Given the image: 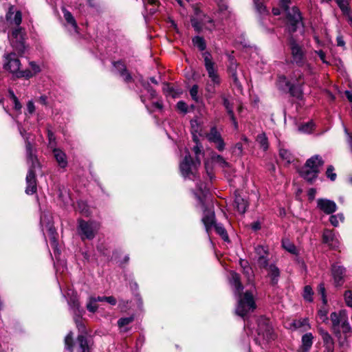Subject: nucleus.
I'll list each match as a JSON object with an SVG mask.
<instances>
[{
	"instance_id": "f257e3e1",
	"label": "nucleus",
	"mask_w": 352,
	"mask_h": 352,
	"mask_svg": "<svg viewBox=\"0 0 352 352\" xmlns=\"http://www.w3.org/2000/svg\"><path fill=\"white\" fill-rule=\"evenodd\" d=\"M193 193L197 199L196 208L202 211L201 221L208 236L210 237L214 228L223 241H228V235L225 228L221 223L215 222L214 208L209 197L208 189L206 185L203 183L197 184Z\"/></svg>"
},
{
	"instance_id": "f03ea898",
	"label": "nucleus",
	"mask_w": 352,
	"mask_h": 352,
	"mask_svg": "<svg viewBox=\"0 0 352 352\" xmlns=\"http://www.w3.org/2000/svg\"><path fill=\"white\" fill-rule=\"evenodd\" d=\"M22 14L20 10L15 11L14 6H10L6 13V19L0 20V32L8 31V38L13 49L20 55L25 53V29L21 26Z\"/></svg>"
},
{
	"instance_id": "7ed1b4c3",
	"label": "nucleus",
	"mask_w": 352,
	"mask_h": 352,
	"mask_svg": "<svg viewBox=\"0 0 352 352\" xmlns=\"http://www.w3.org/2000/svg\"><path fill=\"white\" fill-rule=\"evenodd\" d=\"M229 282L233 287L234 295L237 297L236 314L245 320V317L256 309L254 293L251 290H247L242 294L243 286L241 283V277L234 271L230 272Z\"/></svg>"
},
{
	"instance_id": "20e7f679",
	"label": "nucleus",
	"mask_w": 352,
	"mask_h": 352,
	"mask_svg": "<svg viewBox=\"0 0 352 352\" xmlns=\"http://www.w3.org/2000/svg\"><path fill=\"white\" fill-rule=\"evenodd\" d=\"M17 125L19 131L25 140L27 162L29 164V170L26 176L25 192L28 195H32L36 192L37 189L35 170L36 168H40L41 165L30 140V133H27L19 122H17Z\"/></svg>"
},
{
	"instance_id": "39448f33",
	"label": "nucleus",
	"mask_w": 352,
	"mask_h": 352,
	"mask_svg": "<svg viewBox=\"0 0 352 352\" xmlns=\"http://www.w3.org/2000/svg\"><path fill=\"white\" fill-rule=\"evenodd\" d=\"M330 320L332 331L338 339L340 344L343 346L352 331L346 311L340 310L332 312Z\"/></svg>"
},
{
	"instance_id": "423d86ee",
	"label": "nucleus",
	"mask_w": 352,
	"mask_h": 352,
	"mask_svg": "<svg viewBox=\"0 0 352 352\" xmlns=\"http://www.w3.org/2000/svg\"><path fill=\"white\" fill-rule=\"evenodd\" d=\"M276 84L280 91L289 93L292 96L300 98L302 96V86L304 84V75L300 70L294 71L290 80L284 75H279Z\"/></svg>"
},
{
	"instance_id": "0eeeda50",
	"label": "nucleus",
	"mask_w": 352,
	"mask_h": 352,
	"mask_svg": "<svg viewBox=\"0 0 352 352\" xmlns=\"http://www.w3.org/2000/svg\"><path fill=\"white\" fill-rule=\"evenodd\" d=\"M204 64L208 73L210 81L206 85L205 90L206 91V97L208 99L212 98L215 94V87L221 84V79L218 73V67L216 63L213 60L212 54L209 52L202 53Z\"/></svg>"
},
{
	"instance_id": "6e6552de",
	"label": "nucleus",
	"mask_w": 352,
	"mask_h": 352,
	"mask_svg": "<svg viewBox=\"0 0 352 352\" xmlns=\"http://www.w3.org/2000/svg\"><path fill=\"white\" fill-rule=\"evenodd\" d=\"M40 226L43 234L47 232L49 235L50 245L54 250L56 259L58 261V256L60 255V250L58 248L57 233L54 227L52 216L50 212L43 211L40 217Z\"/></svg>"
},
{
	"instance_id": "1a4fd4ad",
	"label": "nucleus",
	"mask_w": 352,
	"mask_h": 352,
	"mask_svg": "<svg viewBox=\"0 0 352 352\" xmlns=\"http://www.w3.org/2000/svg\"><path fill=\"white\" fill-rule=\"evenodd\" d=\"M256 334L254 335V340L256 344L263 347L275 339L276 336L267 318L263 316L258 318L256 320Z\"/></svg>"
},
{
	"instance_id": "9d476101",
	"label": "nucleus",
	"mask_w": 352,
	"mask_h": 352,
	"mask_svg": "<svg viewBox=\"0 0 352 352\" xmlns=\"http://www.w3.org/2000/svg\"><path fill=\"white\" fill-rule=\"evenodd\" d=\"M324 164L322 157L314 155L309 158L299 171L300 175L307 182L311 184L318 177L320 168Z\"/></svg>"
},
{
	"instance_id": "9b49d317",
	"label": "nucleus",
	"mask_w": 352,
	"mask_h": 352,
	"mask_svg": "<svg viewBox=\"0 0 352 352\" xmlns=\"http://www.w3.org/2000/svg\"><path fill=\"white\" fill-rule=\"evenodd\" d=\"M92 342L85 334H80L73 343V333L69 332L65 338V348L69 352H90Z\"/></svg>"
},
{
	"instance_id": "f8f14e48",
	"label": "nucleus",
	"mask_w": 352,
	"mask_h": 352,
	"mask_svg": "<svg viewBox=\"0 0 352 352\" xmlns=\"http://www.w3.org/2000/svg\"><path fill=\"white\" fill-rule=\"evenodd\" d=\"M100 228V223L96 220L78 219L77 232L82 241L93 240Z\"/></svg>"
},
{
	"instance_id": "ddd939ff",
	"label": "nucleus",
	"mask_w": 352,
	"mask_h": 352,
	"mask_svg": "<svg viewBox=\"0 0 352 352\" xmlns=\"http://www.w3.org/2000/svg\"><path fill=\"white\" fill-rule=\"evenodd\" d=\"M201 160L194 161L189 152L186 151V155L179 163V170L185 179L195 180L197 178V168L200 166Z\"/></svg>"
},
{
	"instance_id": "4468645a",
	"label": "nucleus",
	"mask_w": 352,
	"mask_h": 352,
	"mask_svg": "<svg viewBox=\"0 0 352 352\" xmlns=\"http://www.w3.org/2000/svg\"><path fill=\"white\" fill-rule=\"evenodd\" d=\"M194 14L195 16L191 17L190 22L196 32H200L203 28L209 31L215 29L216 24L214 20L210 16L203 14L199 8H194Z\"/></svg>"
},
{
	"instance_id": "2eb2a0df",
	"label": "nucleus",
	"mask_w": 352,
	"mask_h": 352,
	"mask_svg": "<svg viewBox=\"0 0 352 352\" xmlns=\"http://www.w3.org/2000/svg\"><path fill=\"white\" fill-rule=\"evenodd\" d=\"M67 295H70L69 292L67 293ZM67 304L70 312L73 314L74 320L78 326L79 323L81 322V318L85 314V310L80 306L78 298L76 294H74V292H72L71 296L67 299Z\"/></svg>"
},
{
	"instance_id": "dca6fc26",
	"label": "nucleus",
	"mask_w": 352,
	"mask_h": 352,
	"mask_svg": "<svg viewBox=\"0 0 352 352\" xmlns=\"http://www.w3.org/2000/svg\"><path fill=\"white\" fill-rule=\"evenodd\" d=\"M4 58L3 68L12 73L16 78H22L19 74L23 72V70H20L21 62L16 54H8L4 56Z\"/></svg>"
},
{
	"instance_id": "f3484780",
	"label": "nucleus",
	"mask_w": 352,
	"mask_h": 352,
	"mask_svg": "<svg viewBox=\"0 0 352 352\" xmlns=\"http://www.w3.org/2000/svg\"><path fill=\"white\" fill-rule=\"evenodd\" d=\"M292 62L302 67L306 63L305 53L302 46L299 45L294 38L289 41Z\"/></svg>"
},
{
	"instance_id": "a211bd4d",
	"label": "nucleus",
	"mask_w": 352,
	"mask_h": 352,
	"mask_svg": "<svg viewBox=\"0 0 352 352\" xmlns=\"http://www.w3.org/2000/svg\"><path fill=\"white\" fill-rule=\"evenodd\" d=\"M287 14L289 30L292 32L296 31L299 25L302 24V16L299 9L294 6L288 10H283Z\"/></svg>"
},
{
	"instance_id": "6ab92c4d",
	"label": "nucleus",
	"mask_w": 352,
	"mask_h": 352,
	"mask_svg": "<svg viewBox=\"0 0 352 352\" xmlns=\"http://www.w3.org/2000/svg\"><path fill=\"white\" fill-rule=\"evenodd\" d=\"M340 235L333 230L325 229L322 233L323 242L327 244L329 248L336 249L340 245Z\"/></svg>"
},
{
	"instance_id": "aec40b11",
	"label": "nucleus",
	"mask_w": 352,
	"mask_h": 352,
	"mask_svg": "<svg viewBox=\"0 0 352 352\" xmlns=\"http://www.w3.org/2000/svg\"><path fill=\"white\" fill-rule=\"evenodd\" d=\"M316 203L317 208L326 214H331L338 209L336 202L328 199L319 198L316 200Z\"/></svg>"
},
{
	"instance_id": "412c9836",
	"label": "nucleus",
	"mask_w": 352,
	"mask_h": 352,
	"mask_svg": "<svg viewBox=\"0 0 352 352\" xmlns=\"http://www.w3.org/2000/svg\"><path fill=\"white\" fill-rule=\"evenodd\" d=\"M318 333L323 342L324 352H334L335 341L332 336L322 327L318 329Z\"/></svg>"
},
{
	"instance_id": "4be33fe9",
	"label": "nucleus",
	"mask_w": 352,
	"mask_h": 352,
	"mask_svg": "<svg viewBox=\"0 0 352 352\" xmlns=\"http://www.w3.org/2000/svg\"><path fill=\"white\" fill-rule=\"evenodd\" d=\"M209 142L215 144L217 149L219 151H223L225 148V143L221 138L220 133L217 131L215 126L210 129V132L206 135Z\"/></svg>"
},
{
	"instance_id": "5701e85b",
	"label": "nucleus",
	"mask_w": 352,
	"mask_h": 352,
	"mask_svg": "<svg viewBox=\"0 0 352 352\" xmlns=\"http://www.w3.org/2000/svg\"><path fill=\"white\" fill-rule=\"evenodd\" d=\"M346 270L338 263H335L331 266V274L336 287H340L344 282Z\"/></svg>"
},
{
	"instance_id": "b1692460",
	"label": "nucleus",
	"mask_w": 352,
	"mask_h": 352,
	"mask_svg": "<svg viewBox=\"0 0 352 352\" xmlns=\"http://www.w3.org/2000/svg\"><path fill=\"white\" fill-rule=\"evenodd\" d=\"M52 152L58 167L65 170L68 166V157L65 152L60 148H54Z\"/></svg>"
},
{
	"instance_id": "393cba45",
	"label": "nucleus",
	"mask_w": 352,
	"mask_h": 352,
	"mask_svg": "<svg viewBox=\"0 0 352 352\" xmlns=\"http://www.w3.org/2000/svg\"><path fill=\"white\" fill-rule=\"evenodd\" d=\"M113 72L119 74L125 82H129L132 80L131 74L126 70L125 65L122 61L113 62Z\"/></svg>"
},
{
	"instance_id": "a878e982",
	"label": "nucleus",
	"mask_w": 352,
	"mask_h": 352,
	"mask_svg": "<svg viewBox=\"0 0 352 352\" xmlns=\"http://www.w3.org/2000/svg\"><path fill=\"white\" fill-rule=\"evenodd\" d=\"M57 190L58 198L63 202L65 206L74 205V202L71 198L69 190L65 186L59 184L57 186Z\"/></svg>"
},
{
	"instance_id": "bb28decb",
	"label": "nucleus",
	"mask_w": 352,
	"mask_h": 352,
	"mask_svg": "<svg viewBox=\"0 0 352 352\" xmlns=\"http://www.w3.org/2000/svg\"><path fill=\"white\" fill-rule=\"evenodd\" d=\"M29 65L30 69L23 70L22 72L19 73V76H22V78L25 79H30L41 72V67L36 62L30 61Z\"/></svg>"
},
{
	"instance_id": "cd10ccee",
	"label": "nucleus",
	"mask_w": 352,
	"mask_h": 352,
	"mask_svg": "<svg viewBox=\"0 0 352 352\" xmlns=\"http://www.w3.org/2000/svg\"><path fill=\"white\" fill-rule=\"evenodd\" d=\"M267 272V277L270 279V284L272 285H276L279 280L280 270L278 267L274 264H270L266 270Z\"/></svg>"
},
{
	"instance_id": "c85d7f7f",
	"label": "nucleus",
	"mask_w": 352,
	"mask_h": 352,
	"mask_svg": "<svg viewBox=\"0 0 352 352\" xmlns=\"http://www.w3.org/2000/svg\"><path fill=\"white\" fill-rule=\"evenodd\" d=\"M220 97L223 101V104L226 108L227 113L229 115L230 118L232 120L234 128L236 129L238 128V123L234 117L232 104L230 102L228 97L225 94H222Z\"/></svg>"
},
{
	"instance_id": "c756f323",
	"label": "nucleus",
	"mask_w": 352,
	"mask_h": 352,
	"mask_svg": "<svg viewBox=\"0 0 352 352\" xmlns=\"http://www.w3.org/2000/svg\"><path fill=\"white\" fill-rule=\"evenodd\" d=\"M314 336L311 333H307L302 336V344L298 352H309L313 344Z\"/></svg>"
},
{
	"instance_id": "7c9ffc66",
	"label": "nucleus",
	"mask_w": 352,
	"mask_h": 352,
	"mask_svg": "<svg viewBox=\"0 0 352 352\" xmlns=\"http://www.w3.org/2000/svg\"><path fill=\"white\" fill-rule=\"evenodd\" d=\"M62 11L67 25L71 26L74 32L78 33V25L72 14L65 8H62Z\"/></svg>"
},
{
	"instance_id": "2f4dec72",
	"label": "nucleus",
	"mask_w": 352,
	"mask_h": 352,
	"mask_svg": "<svg viewBox=\"0 0 352 352\" xmlns=\"http://www.w3.org/2000/svg\"><path fill=\"white\" fill-rule=\"evenodd\" d=\"M236 68H237V64L233 59H231L230 61V65L228 67V72L230 75V77L232 78L234 84L236 86L240 87L241 85L239 82V80L237 78V74H236Z\"/></svg>"
},
{
	"instance_id": "473e14b6",
	"label": "nucleus",
	"mask_w": 352,
	"mask_h": 352,
	"mask_svg": "<svg viewBox=\"0 0 352 352\" xmlns=\"http://www.w3.org/2000/svg\"><path fill=\"white\" fill-rule=\"evenodd\" d=\"M144 8L149 14H154L159 7L160 2L158 0H142Z\"/></svg>"
},
{
	"instance_id": "72a5a7b5",
	"label": "nucleus",
	"mask_w": 352,
	"mask_h": 352,
	"mask_svg": "<svg viewBox=\"0 0 352 352\" xmlns=\"http://www.w3.org/2000/svg\"><path fill=\"white\" fill-rule=\"evenodd\" d=\"M234 204L236 210L239 213L243 214L245 212L248 208V202L240 195H236L234 199Z\"/></svg>"
},
{
	"instance_id": "f704fd0d",
	"label": "nucleus",
	"mask_w": 352,
	"mask_h": 352,
	"mask_svg": "<svg viewBox=\"0 0 352 352\" xmlns=\"http://www.w3.org/2000/svg\"><path fill=\"white\" fill-rule=\"evenodd\" d=\"M279 156L287 164H289L294 161V155L290 151L283 147L279 148Z\"/></svg>"
},
{
	"instance_id": "c9c22d12",
	"label": "nucleus",
	"mask_w": 352,
	"mask_h": 352,
	"mask_svg": "<svg viewBox=\"0 0 352 352\" xmlns=\"http://www.w3.org/2000/svg\"><path fill=\"white\" fill-rule=\"evenodd\" d=\"M74 208L76 211H78L85 217H89L91 214L87 204L83 201H78L76 206H74Z\"/></svg>"
},
{
	"instance_id": "e433bc0d",
	"label": "nucleus",
	"mask_w": 352,
	"mask_h": 352,
	"mask_svg": "<svg viewBox=\"0 0 352 352\" xmlns=\"http://www.w3.org/2000/svg\"><path fill=\"white\" fill-rule=\"evenodd\" d=\"M282 246L285 250L292 254H298V250L295 245L287 239H284L282 240Z\"/></svg>"
},
{
	"instance_id": "4c0bfd02",
	"label": "nucleus",
	"mask_w": 352,
	"mask_h": 352,
	"mask_svg": "<svg viewBox=\"0 0 352 352\" xmlns=\"http://www.w3.org/2000/svg\"><path fill=\"white\" fill-rule=\"evenodd\" d=\"M344 221V216L343 213H338L336 214H331L329 217V222L333 227H338L340 222L342 223Z\"/></svg>"
},
{
	"instance_id": "58836bf2",
	"label": "nucleus",
	"mask_w": 352,
	"mask_h": 352,
	"mask_svg": "<svg viewBox=\"0 0 352 352\" xmlns=\"http://www.w3.org/2000/svg\"><path fill=\"white\" fill-rule=\"evenodd\" d=\"M190 125H191V129H192V133L194 137V140L197 141V134L201 136L202 132H201V127L199 125L198 120L195 119L192 120L190 121Z\"/></svg>"
},
{
	"instance_id": "ea45409f",
	"label": "nucleus",
	"mask_w": 352,
	"mask_h": 352,
	"mask_svg": "<svg viewBox=\"0 0 352 352\" xmlns=\"http://www.w3.org/2000/svg\"><path fill=\"white\" fill-rule=\"evenodd\" d=\"M192 42L199 50L204 51L206 48V43L204 38L199 36H195L192 38Z\"/></svg>"
},
{
	"instance_id": "a19ab883",
	"label": "nucleus",
	"mask_w": 352,
	"mask_h": 352,
	"mask_svg": "<svg viewBox=\"0 0 352 352\" xmlns=\"http://www.w3.org/2000/svg\"><path fill=\"white\" fill-rule=\"evenodd\" d=\"M140 84L144 89V91H146L148 94L149 98L153 99L156 97L157 94L155 89L150 85L148 82H146L143 80L140 81Z\"/></svg>"
},
{
	"instance_id": "79ce46f5",
	"label": "nucleus",
	"mask_w": 352,
	"mask_h": 352,
	"mask_svg": "<svg viewBox=\"0 0 352 352\" xmlns=\"http://www.w3.org/2000/svg\"><path fill=\"white\" fill-rule=\"evenodd\" d=\"M314 126V122L313 121H309L307 122L301 124L298 126V130L304 133H311L313 131Z\"/></svg>"
},
{
	"instance_id": "37998d69",
	"label": "nucleus",
	"mask_w": 352,
	"mask_h": 352,
	"mask_svg": "<svg viewBox=\"0 0 352 352\" xmlns=\"http://www.w3.org/2000/svg\"><path fill=\"white\" fill-rule=\"evenodd\" d=\"M211 159L212 162L218 164L221 168H227L230 166L228 162L220 155L214 153L212 154Z\"/></svg>"
},
{
	"instance_id": "c03bdc74",
	"label": "nucleus",
	"mask_w": 352,
	"mask_h": 352,
	"mask_svg": "<svg viewBox=\"0 0 352 352\" xmlns=\"http://www.w3.org/2000/svg\"><path fill=\"white\" fill-rule=\"evenodd\" d=\"M256 142L259 144L261 148L263 149V151H267L269 147V143L267 138L266 137L265 133L258 134L256 139Z\"/></svg>"
},
{
	"instance_id": "a18cd8bd",
	"label": "nucleus",
	"mask_w": 352,
	"mask_h": 352,
	"mask_svg": "<svg viewBox=\"0 0 352 352\" xmlns=\"http://www.w3.org/2000/svg\"><path fill=\"white\" fill-rule=\"evenodd\" d=\"M242 272L245 277L246 278L248 283L252 284L254 280V274L252 270V268L250 266H249L242 270Z\"/></svg>"
},
{
	"instance_id": "49530a36",
	"label": "nucleus",
	"mask_w": 352,
	"mask_h": 352,
	"mask_svg": "<svg viewBox=\"0 0 352 352\" xmlns=\"http://www.w3.org/2000/svg\"><path fill=\"white\" fill-rule=\"evenodd\" d=\"M86 308L88 310V311L94 314L98 310V305L96 303V300L94 298H91L90 296L88 298L87 303H86Z\"/></svg>"
},
{
	"instance_id": "de8ad7c7",
	"label": "nucleus",
	"mask_w": 352,
	"mask_h": 352,
	"mask_svg": "<svg viewBox=\"0 0 352 352\" xmlns=\"http://www.w3.org/2000/svg\"><path fill=\"white\" fill-rule=\"evenodd\" d=\"M48 147L53 150L56 148V141L54 133L48 128L47 129Z\"/></svg>"
},
{
	"instance_id": "09e8293b",
	"label": "nucleus",
	"mask_w": 352,
	"mask_h": 352,
	"mask_svg": "<svg viewBox=\"0 0 352 352\" xmlns=\"http://www.w3.org/2000/svg\"><path fill=\"white\" fill-rule=\"evenodd\" d=\"M314 294V292H313V289L311 288V286L309 285H306L305 287H304V290H303V298L304 299L306 300V301H308V302H312L313 301V296Z\"/></svg>"
},
{
	"instance_id": "8fccbe9b",
	"label": "nucleus",
	"mask_w": 352,
	"mask_h": 352,
	"mask_svg": "<svg viewBox=\"0 0 352 352\" xmlns=\"http://www.w3.org/2000/svg\"><path fill=\"white\" fill-rule=\"evenodd\" d=\"M190 95L192 99L197 103L199 102L201 100L200 97L198 96L199 92V86L197 85H194L189 91Z\"/></svg>"
},
{
	"instance_id": "3c124183",
	"label": "nucleus",
	"mask_w": 352,
	"mask_h": 352,
	"mask_svg": "<svg viewBox=\"0 0 352 352\" xmlns=\"http://www.w3.org/2000/svg\"><path fill=\"white\" fill-rule=\"evenodd\" d=\"M256 263L260 268H263L265 270H267V268L270 265L268 264V259L267 258V256L265 255H261L260 256H258L256 259Z\"/></svg>"
},
{
	"instance_id": "603ef678",
	"label": "nucleus",
	"mask_w": 352,
	"mask_h": 352,
	"mask_svg": "<svg viewBox=\"0 0 352 352\" xmlns=\"http://www.w3.org/2000/svg\"><path fill=\"white\" fill-rule=\"evenodd\" d=\"M327 314H328V309L326 307V305H324V306L320 307L318 311V317L323 322H327L328 320Z\"/></svg>"
},
{
	"instance_id": "864d4df0",
	"label": "nucleus",
	"mask_w": 352,
	"mask_h": 352,
	"mask_svg": "<svg viewBox=\"0 0 352 352\" xmlns=\"http://www.w3.org/2000/svg\"><path fill=\"white\" fill-rule=\"evenodd\" d=\"M254 4L256 11L260 14L264 15L267 13L265 6H264L263 3L260 1V0H254Z\"/></svg>"
},
{
	"instance_id": "5fc2aeb1",
	"label": "nucleus",
	"mask_w": 352,
	"mask_h": 352,
	"mask_svg": "<svg viewBox=\"0 0 352 352\" xmlns=\"http://www.w3.org/2000/svg\"><path fill=\"white\" fill-rule=\"evenodd\" d=\"M134 320V317L133 316L129 317L121 318L118 321V324L120 328H123L125 326L129 324Z\"/></svg>"
},
{
	"instance_id": "6e6d98bb",
	"label": "nucleus",
	"mask_w": 352,
	"mask_h": 352,
	"mask_svg": "<svg viewBox=\"0 0 352 352\" xmlns=\"http://www.w3.org/2000/svg\"><path fill=\"white\" fill-rule=\"evenodd\" d=\"M318 292L321 295L323 305H326L327 303V298L326 296V289L324 283L319 284L318 287Z\"/></svg>"
},
{
	"instance_id": "4d7b16f0",
	"label": "nucleus",
	"mask_w": 352,
	"mask_h": 352,
	"mask_svg": "<svg viewBox=\"0 0 352 352\" xmlns=\"http://www.w3.org/2000/svg\"><path fill=\"white\" fill-rule=\"evenodd\" d=\"M326 175L331 181L336 180L337 175L336 173H334V167L332 165H329L327 167Z\"/></svg>"
},
{
	"instance_id": "13d9d810",
	"label": "nucleus",
	"mask_w": 352,
	"mask_h": 352,
	"mask_svg": "<svg viewBox=\"0 0 352 352\" xmlns=\"http://www.w3.org/2000/svg\"><path fill=\"white\" fill-rule=\"evenodd\" d=\"M163 91L169 96H174L175 92L173 87L168 83L164 82L162 87Z\"/></svg>"
},
{
	"instance_id": "bf43d9fd",
	"label": "nucleus",
	"mask_w": 352,
	"mask_h": 352,
	"mask_svg": "<svg viewBox=\"0 0 352 352\" xmlns=\"http://www.w3.org/2000/svg\"><path fill=\"white\" fill-rule=\"evenodd\" d=\"M35 109H36V107H35L33 100H29L26 104L25 115H27L28 113L32 115V113H34Z\"/></svg>"
},
{
	"instance_id": "052dcab7",
	"label": "nucleus",
	"mask_w": 352,
	"mask_h": 352,
	"mask_svg": "<svg viewBox=\"0 0 352 352\" xmlns=\"http://www.w3.org/2000/svg\"><path fill=\"white\" fill-rule=\"evenodd\" d=\"M344 300L348 307H352V291L348 290L344 293Z\"/></svg>"
},
{
	"instance_id": "680f3d73",
	"label": "nucleus",
	"mask_w": 352,
	"mask_h": 352,
	"mask_svg": "<svg viewBox=\"0 0 352 352\" xmlns=\"http://www.w3.org/2000/svg\"><path fill=\"white\" fill-rule=\"evenodd\" d=\"M243 144L241 142H238L235 144L234 147V149H233V153L236 155H241L242 153H243Z\"/></svg>"
},
{
	"instance_id": "e2e57ef3",
	"label": "nucleus",
	"mask_w": 352,
	"mask_h": 352,
	"mask_svg": "<svg viewBox=\"0 0 352 352\" xmlns=\"http://www.w3.org/2000/svg\"><path fill=\"white\" fill-rule=\"evenodd\" d=\"M177 108L179 111L184 113H186L188 111V106L184 101H179L177 103Z\"/></svg>"
},
{
	"instance_id": "0e129e2a",
	"label": "nucleus",
	"mask_w": 352,
	"mask_h": 352,
	"mask_svg": "<svg viewBox=\"0 0 352 352\" xmlns=\"http://www.w3.org/2000/svg\"><path fill=\"white\" fill-rule=\"evenodd\" d=\"M254 250L258 257L260 256L261 255L267 256V250L262 245H257L256 247H255Z\"/></svg>"
},
{
	"instance_id": "69168bd1",
	"label": "nucleus",
	"mask_w": 352,
	"mask_h": 352,
	"mask_svg": "<svg viewBox=\"0 0 352 352\" xmlns=\"http://www.w3.org/2000/svg\"><path fill=\"white\" fill-rule=\"evenodd\" d=\"M344 132L346 135V142L349 146L350 150L352 153V134L349 132L346 128L344 129Z\"/></svg>"
},
{
	"instance_id": "338daca9",
	"label": "nucleus",
	"mask_w": 352,
	"mask_h": 352,
	"mask_svg": "<svg viewBox=\"0 0 352 352\" xmlns=\"http://www.w3.org/2000/svg\"><path fill=\"white\" fill-rule=\"evenodd\" d=\"M308 324V320L303 318L294 322V326L296 328H300L302 326Z\"/></svg>"
},
{
	"instance_id": "774afa93",
	"label": "nucleus",
	"mask_w": 352,
	"mask_h": 352,
	"mask_svg": "<svg viewBox=\"0 0 352 352\" xmlns=\"http://www.w3.org/2000/svg\"><path fill=\"white\" fill-rule=\"evenodd\" d=\"M193 151L195 153L196 160H200L199 155V154L201 153V144H198L197 142L196 145L193 147Z\"/></svg>"
}]
</instances>
